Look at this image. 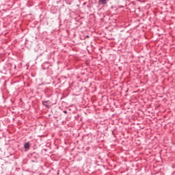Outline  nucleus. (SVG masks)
<instances>
[{
    "label": "nucleus",
    "instance_id": "39448f33",
    "mask_svg": "<svg viewBox=\"0 0 175 175\" xmlns=\"http://www.w3.org/2000/svg\"><path fill=\"white\" fill-rule=\"evenodd\" d=\"M86 38H90V36H86Z\"/></svg>",
    "mask_w": 175,
    "mask_h": 175
},
{
    "label": "nucleus",
    "instance_id": "20e7f679",
    "mask_svg": "<svg viewBox=\"0 0 175 175\" xmlns=\"http://www.w3.org/2000/svg\"><path fill=\"white\" fill-rule=\"evenodd\" d=\"M63 113H64V114H68V111L66 110L63 111Z\"/></svg>",
    "mask_w": 175,
    "mask_h": 175
},
{
    "label": "nucleus",
    "instance_id": "7ed1b4c3",
    "mask_svg": "<svg viewBox=\"0 0 175 175\" xmlns=\"http://www.w3.org/2000/svg\"><path fill=\"white\" fill-rule=\"evenodd\" d=\"M46 103H50V101H49V100L42 101L43 106H45V107H49V105H47V104H46Z\"/></svg>",
    "mask_w": 175,
    "mask_h": 175
},
{
    "label": "nucleus",
    "instance_id": "f257e3e1",
    "mask_svg": "<svg viewBox=\"0 0 175 175\" xmlns=\"http://www.w3.org/2000/svg\"><path fill=\"white\" fill-rule=\"evenodd\" d=\"M29 147H31V144L29 142H26L24 145V148L25 150H29Z\"/></svg>",
    "mask_w": 175,
    "mask_h": 175
},
{
    "label": "nucleus",
    "instance_id": "f03ea898",
    "mask_svg": "<svg viewBox=\"0 0 175 175\" xmlns=\"http://www.w3.org/2000/svg\"><path fill=\"white\" fill-rule=\"evenodd\" d=\"M106 3H107L106 0H99L98 1V5H105Z\"/></svg>",
    "mask_w": 175,
    "mask_h": 175
}]
</instances>
